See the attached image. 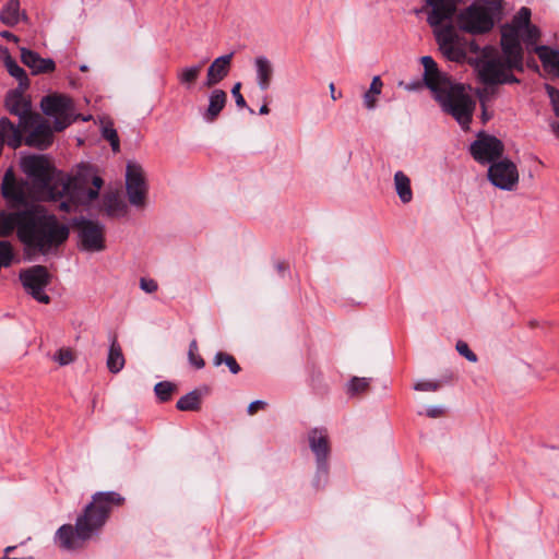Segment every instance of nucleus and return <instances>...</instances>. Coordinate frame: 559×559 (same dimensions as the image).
Returning a JSON list of instances; mask_svg holds the SVG:
<instances>
[{
	"label": "nucleus",
	"mask_w": 559,
	"mask_h": 559,
	"mask_svg": "<svg viewBox=\"0 0 559 559\" xmlns=\"http://www.w3.org/2000/svg\"><path fill=\"white\" fill-rule=\"evenodd\" d=\"M124 498L117 491H98L76 518L75 525L63 524L55 534V543L62 550L73 551L98 536L115 508L122 506Z\"/></svg>",
	"instance_id": "1"
},
{
	"label": "nucleus",
	"mask_w": 559,
	"mask_h": 559,
	"mask_svg": "<svg viewBox=\"0 0 559 559\" xmlns=\"http://www.w3.org/2000/svg\"><path fill=\"white\" fill-rule=\"evenodd\" d=\"M20 215L17 238L29 251L52 254L69 238V226L44 207L23 210Z\"/></svg>",
	"instance_id": "2"
},
{
	"label": "nucleus",
	"mask_w": 559,
	"mask_h": 559,
	"mask_svg": "<svg viewBox=\"0 0 559 559\" xmlns=\"http://www.w3.org/2000/svg\"><path fill=\"white\" fill-rule=\"evenodd\" d=\"M424 81L432 92L443 111L451 115L463 130H468L475 110V102L465 92L464 85L454 83L445 73L439 71L430 56L421 58Z\"/></svg>",
	"instance_id": "3"
},
{
	"label": "nucleus",
	"mask_w": 559,
	"mask_h": 559,
	"mask_svg": "<svg viewBox=\"0 0 559 559\" xmlns=\"http://www.w3.org/2000/svg\"><path fill=\"white\" fill-rule=\"evenodd\" d=\"M431 7L427 22L435 27L436 40L442 55L455 62L463 61L467 52L479 53L480 47L474 41L463 40L456 33L453 25L443 27L440 25L452 20L456 13L459 0H427Z\"/></svg>",
	"instance_id": "4"
},
{
	"label": "nucleus",
	"mask_w": 559,
	"mask_h": 559,
	"mask_svg": "<svg viewBox=\"0 0 559 559\" xmlns=\"http://www.w3.org/2000/svg\"><path fill=\"white\" fill-rule=\"evenodd\" d=\"M21 168L34 183L39 198L45 201L62 200L69 189L68 176L56 171L45 155H27L21 160Z\"/></svg>",
	"instance_id": "5"
},
{
	"label": "nucleus",
	"mask_w": 559,
	"mask_h": 559,
	"mask_svg": "<svg viewBox=\"0 0 559 559\" xmlns=\"http://www.w3.org/2000/svg\"><path fill=\"white\" fill-rule=\"evenodd\" d=\"M479 52L474 62L480 81L489 85L484 88V93L492 91V85L519 82L510 72L514 68L508 67L506 57L498 56L490 46L484 47Z\"/></svg>",
	"instance_id": "6"
},
{
	"label": "nucleus",
	"mask_w": 559,
	"mask_h": 559,
	"mask_svg": "<svg viewBox=\"0 0 559 559\" xmlns=\"http://www.w3.org/2000/svg\"><path fill=\"white\" fill-rule=\"evenodd\" d=\"M69 189L64 192V197L60 204L59 210L62 212H70L74 203H90L98 198L99 189L104 181L99 176H94L92 179L93 188L87 187V179L81 174L74 177H69Z\"/></svg>",
	"instance_id": "7"
},
{
	"label": "nucleus",
	"mask_w": 559,
	"mask_h": 559,
	"mask_svg": "<svg viewBox=\"0 0 559 559\" xmlns=\"http://www.w3.org/2000/svg\"><path fill=\"white\" fill-rule=\"evenodd\" d=\"M309 448L316 456L317 472L314 486H324L329 476V455L331 452L329 435L325 428H313L308 432Z\"/></svg>",
	"instance_id": "8"
},
{
	"label": "nucleus",
	"mask_w": 559,
	"mask_h": 559,
	"mask_svg": "<svg viewBox=\"0 0 559 559\" xmlns=\"http://www.w3.org/2000/svg\"><path fill=\"white\" fill-rule=\"evenodd\" d=\"M40 108L47 116H53V129L57 132L64 130L73 121L74 105L70 97L62 94H52L43 97Z\"/></svg>",
	"instance_id": "9"
},
{
	"label": "nucleus",
	"mask_w": 559,
	"mask_h": 559,
	"mask_svg": "<svg viewBox=\"0 0 559 559\" xmlns=\"http://www.w3.org/2000/svg\"><path fill=\"white\" fill-rule=\"evenodd\" d=\"M457 23L462 31L469 34H484L493 27V19L488 8L472 4L457 16Z\"/></svg>",
	"instance_id": "10"
},
{
	"label": "nucleus",
	"mask_w": 559,
	"mask_h": 559,
	"mask_svg": "<svg viewBox=\"0 0 559 559\" xmlns=\"http://www.w3.org/2000/svg\"><path fill=\"white\" fill-rule=\"evenodd\" d=\"M21 127L23 131H29L24 140L26 145L38 150H46L52 144L55 129L40 115L35 114L28 117Z\"/></svg>",
	"instance_id": "11"
},
{
	"label": "nucleus",
	"mask_w": 559,
	"mask_h": 559,
	"mask_svg": "<svg viewBox=\"0 0 559 559\" xmlns=\"http://www.w3.org/2000/svg\"><path fill=\"white\" fill-rule=\"evenodd\" d=\"M126 190L130 204L144 207L147 197V183L143 168L135 162H129L126 168Z\"/></svg>",
	"instance_id": "12"
},
{
	"label": "nucleus",
	"mask_w": 559,
	"mask_h": 559,
	"mask_svg": "<svg viewBox=\"0 0 559 559\" xmlns=\"http://www.w3.org/2000/svg\"><path fill=\"white\" fill-rule=\"evenodd\" d=\"M20 280L25 290L38 302L49 304L50 297L45 293V288L50 283V275L43 265H34L20 273Z\"/></svg>",
	"instance_id": "13"
},
{
	"label": "nucleus",
	"mask_w": 559,
	"mask_h": 559,
	"mask_svg": "<svg viewBox=\"0 0 559 559\" xmlns=\"http://www.w3.org/2000/svg\"><path fill=\"white\" fill-rule=\"evenodd\" d=\"M503 143L493 135L478 133L477 139L471 144L469 152L473 158L481 165H491L502 157Z\"/></svg>",
	"instance_id": "14"
},
{
	"label": "nucleus",
	"mask_w": 559,
	"mask_h": 559,
	"mask_svg": "<svg viewBox=\"0 0 559 559\" xmlns=\"http://www.w3.org/2000/svg\"><path fill=\"white\" fill-rule=\"evenodd\" d=\"M521 31L509 24L501 27V48L509 68L523 70V49L520 43Z\"/></svg>",
	"instance_id": "15"
},
{
	"label": "nucleus",
	"mask_w": 559,
	"mask_h": 559,
	"mask_svg": "<svg viewBox=\"0 0 559 559\" xmlns=\"http://www.w3.org/2000/svg\"><path fill=\"white\" fill-rule=\"evenodd\" d=\"M488 180L498 189L513 191L519 183L518 167L508 158L499 159L488 167Z\"/></svg>",
	"instance_id": "16"
},
{
	"label": "nucleus",
	"mask_w": 559,
	"mask_h": 559,
	"mask_svg": "<svg viewBox=\"0 0 559 559\" xmlns=\"http://www.w3.org/2000/svg\"><path fill=\"white\" fill-rule=\"evenodd\" d=\"M80 243L83 250L97 252L105 249L104 230L105 226L99 222L81 217L76 221Z\"/></svg>",
	"instance_id": "17"
},
{
	"label": "nucleus",
	"mask_w": 559,
	"mask_h": 559,
	"mask_svg": "<svg viewBox=\"0 0 559 559\" xmlns=\"http://www.w3.org/2000/svg\"><path fill=\"white\" fill-rule=\"evenodd\" d=\"M27 181L16 179L13 169L9 168L2 179L1 194L7 201L22 205L27 201Z\"/></svg>",
	"instance_id": "18"
},
{
	"label": "nucleus",
	"mask_w": 559,
	"mask_h": 559,
	"mask_svg": "<svg viewBox=\"0 0 559 559\" xmlns=\"http://www.w3.org/2000/svg\"><path fill=\"white\" fill-rule=\"evenodd\" d=\"M25 90L15 88L8 92L5 96V107L10 114L20 118V126L27 120L28 117L35 115L31 111V102L27 100L23 93Z\"/></svg>",
	"instance_id": "19"
},
{
	"label": "nucleus",
	"mask_w": 559,
	"mask_h": 559,
	"mask_svg": "<svg viewBox=\"0 0 559 559\" xmlns=\"http://www.w3.org/2000/svg\"><path fill=\"white\" fill-rule=\"evenodd\" d=\"M234 52L216 58L207 68L203 86L211 88L222 82L229 73Z\"/></svg>",
	"instance_id": "20"
},
{
	"label": "nucleus",
	"mask_w": 559,
	"mask_h": 559,
	"mask_svg": "<svg viewBox=\"0 0 559 559\" xmlns=\"http://www.w3.org/2000/svg\"><path fill=\"white\" fill-rule=\"evenodd\" d=\"M21 61L31 69L32 74L50 73L56 69V63L50 58H41L37 52L21 48Z\"/></svg>",
	"instance_id": "21"
},
{
	"label": "nucleus",
	"mask_w": 559,
	"mask_h": 559,
	"mask_svg": "<svg viewBox=\"0 0 559 559\" xmlns=\"http://www.w3.org/2000/svg\"><path fill=\"white\" fill-rule=\"evenodd\" d=\"M227 103V94L219 88H215L209 96L207 108L202 114L203 119L206 122H214L224 109Z\"/></svg>",
	"instance_id": "22"
},
{
	"label": "nucleus",
	"mask_w": 559,
	"mask_h": 559,
	"mask_svg": "<svg viewBox=\"0 0 559 559\" xmlns=\"http://www.w3.org/2000/svg\"><path fill=\"white\" fill-rule=\"evenodd\" d=\"M534 52L538 56L544 69L548 73L559 75V50L548 46H535Z\"/></svg>",
	"instance_id": "23"
},
{
	"label": "nucleus",
	"mask_w": 559,
	"mask_h": 559,
	"mask_svg": "<svg viewBox=\"0 0 559 559\" xmlns=\"http://www.w3.org/2000/svg\"><path fill=\"white\" fill-rule=\"evenodd\" d=\"M257 72V84L261 91H266L272 83L274 68L272 62L264 56L257 57L254 60Z\"/></svg>",
	"instance_id": "24"
},
{
	"label": "nucleus",
	"mask_w": 559,
	"mask_h": 559,
	"mask_svg": "<svg viewBox=\"0 0 559 559\" xmlns=\"http://www.w3.org/2000/svg\"><path fill=\"white\" fill-rule=\"evenodd\" d=\"M103 205L106 214L111 217L124 216L128 212V205L118 192L105 194Z\"/></svg>",
	"instance_id": "25"
},
{
	"label": "nucleus",
	"mask_w": 559,
	"mask_h": 559,
	"mask_svg": "<svg viewBox=\"0 0 559 559\" xmlns=\"http://www.w3.org/2000/svg\"><path fill=\"white\" fill-rule=\"evenodd\" d=\"M4 66L9 74L19 82L17 88L27 90L29 87V80L25 70L17 64L7 50L4 56Z\"/></svg>",
	"instance_id": "26"
},
{
	"label": "nucleus",
	"mask_w": 559,
	"mask_h": 559,
	"mask_svg": "<svg viewBox=\"0 0 559 559\" xmlns=\"http://www.w3.org/2000/svg\"><path fill=\"white\" fill-rule=\"evenodd\" d=\"M394 187L396 194L403 203H409L413 199L411 179L406 174L399 170L394 174Z\"/></svg>",
	"instance_id": "27"
},
{
	"label": "nucleus",
	"mask_w": 559,
	"mask_h": 559,
	"mask_svg": "<svg viewBox=\"0 0 559 559\" xmlns=\"http://www.w3.org/2000/svg\"><path fill=\"white\" fill-rule=\"evenodd\" d=\"M124 356L121 346L118 342L112 340L107 357V368L111 373H118L124 367Z\"/></svg>",
	"instance_id": "28"
},
{
	"label": "nucleus",
	"mask_w": 559,
	"mask_h": 559,
	"mask_svg": "<svg viewBox=\"0 0 559 559\" xmlns=\"http://www.w3.org/2000/svg\"><path fill=\"white\" fill-rule=\"evenodd\" d=\"M0 20L8 26L16 25L21 20L20 0H8L0 11Z\"/></svg>",
	"instance_id": "29"
},
{
	"label": "nucleus",
	"mask_w": 559,
	"mask_h": 559,
	"mask_svg": "<svg viewBox=\"0 0 559 559\" xmlns=\"http://www.w3.org/2000/svg\"><path fill=\"white\" fill-rule=\"evenodd\" d=\"M20 211L7 213L0 211V237L10 235L15 228L19 230L20 226Z\"/></svg>",
	"instance_id": "30"
},
{
	"label": "nucleus",
	"mask_w": 559,
	"mask_h": 559,
	"mask_svg": "<svg viewBox=\"0 0 559 559\" xmlns=\"http://www.w3.org/2000/svg\"><path fill=\"white\" fill-rule=\"evenodd\" d=\"M202 63H198L182 68L177 74L179 83L183 85L186 88L190 90L199 79V75L202 71Z\"/></svg>",
	"instance_id": "31"
},
{
	"label": "nucleus",
	"mask_w": 559,
	"mask_h": 559,
	"mask_svg": "<svg viewBox=\"0 0 559 559\" xmlns=\"http://www.w3.org/2000/svg\"><path fill=\"white\" fill-rule=\"evenodd\" d=\"M201 399L202 392L200 390H192L177 401L176 407L182 412L198 411L201 405Z\"/></svg>",
	"instance_id": "32"
},
{
	"label": "nucleus",
	"mask_w": 559,
	"mask_h": 559,
	"mask_svg": "<svg viewBox=\"0 0 559 559\" xmlns=\"http://www.w3.org/2000/svg\"><path fill=\"white\" fill-rule=\"evenodd\" d=\"M383 83L380 76H374L371 81L369 90L364 94V106L368 110H373L377 106L378 96L381 94Z\"/></svg>",
	"instance_id": "33"
},
{
	"label": "nucleus",
	"mask_w": 559,
	"mask_h": 559,
	"mask_svg": "<svg viewBox=\"0 0 559 559\" xmlns=\"http://www.w3.org/2000/svg\"><path fill=\"white\" fill-rule=\"evenodd\" d=\"M223 364L229 369V371L233 374H237L241 370L240 366L238 365L237 360L233 355L227 354L225 352H217L213 358V365L215 367H219Z\"/></svg>",
	"instance_id": "34"
},
{
	"label": "nucleus",
	"mask_w": 559,
	"mask_h": 559,
	"mask_svg": "<svg viewBox=\"0 0 559 559\" xmlns=\"http://www.w3.org/2000/svg\"><path fill=\"white\" fill-rule=\"evenodd\" d=\"M540 36V32L538 27L531 24L521 31V38L526 45V47L530 49L532 47V50L534 51V47L536 46V43Z\"/></svg>",
	"instance_id": "35"
},
{
	"label": "nucleus",
	"mask_w": 559,
	"mask_h": 559,
	"mask_svg": "<svg viewBox=\"0 0 559 559\" xmlns=\"http://www.w3.org/2000/svg\"><path fill=\"white\" fill-rule=\"evenodd\" d=\"M176 390V385L169 381H162L155 384L154 391L156 396L162 402L170 400L173 392Z\"/></svg>",
	"instance_id": "36"
},
{
	"label": "nucleus",
	"mask_w": 559,
	"mask_h": 559,
	"mask_svg": "<svg viewBox=\"0 0 559 559\" xmlns=\"http://www.w3.org/2000/svg\"><path fill=\"white\" fill-rule=\"evenodd\" d=\"M510 25L516 26L520 31L531 25V10L526 7L521 8Z\"/></svg>",
	"instance_id": "37"
},
{
	"label": "nucleus",
	"mask_w": 559,
	"mask_h": 559,
	"mask_svg": "<svg viewBox=\"0 0 559 559\" xmlns=\"http://www.w3.org/2000/svg\"><path fill=\"white\" fill-rule=\"evenodd\" d=\"M198 343L192 340L189 344L188 360L197 369H202L205 366L204 359L198 354Z\"/></svg>",
	"instance_id": "38"
},
{
	"label": "nucleus",
	"mask_w": 559,
	"mask_h": 559,
	"mask_svg": "<svg viewBox=\"0 0 559 559\" xmlns=\"http://www.w3.org/2000/svg\"><path fill=\"white\" fill-rule=\"evenodd\" d=\"M102 135L104 139L109 141L114 152H119L120 143L116 129L111 124L104 126L102 129Z\"/></svg>",
	"instance_id": "39"
},
{
	"label": "nucleus",
	"mask_w": 559,
	"mask_h": 559,
	"mask_svg": "<svg viewBox=\"0 0 559 559\" xmlns=\"http://www.w3.org/2000/svg\"><path fill=\"white\" fill-rule=\"evenodd\" d=\"M370 380V378L354 377L347 384L348 392L352 394L365 392L369 388Z\"/></svg>",
	"instance_id": "40"
},
{
	"label": "nucleus",
	"mask_w": 559,
	"mask_h": 559,
	"mask_svg": "<svg viewBox=\"0 0 559 559\" xmlns=\"http://www.w3.org/2000/svg\"><path fill=\"white\" fill-rule=\"evenodd\" d=\"M13 251L12 246L9 241H0V269L2 266L8 267L12 263Z\"/></svg>",
	"instance_id": "41"
},
{
	"label": "nucleus",
	"mask_w": 559,
	"mask_h": 559,
	"mask_svg": "<svg viewBox=\"0 0 559 559\" xmlns=\"http://www.w3.org/2000/svg\"><path fill=\"white\" fill-rule=\"evenodd\" d=\"M53 359L60 366H67L74 361V354L70 348H61L57 352Z\"/></svg>",
	"instance_id": "42"
},
{
	"label": "nucleus",
	"mask_w": 559,
	"mask_h": 559,
	"mask_svg": "<svg viewBox=\"0 0 559 559\" xmlns=\"http://www.w3.org/2000/svg\"><path fill=\"white\" fill-rule=\"evenodd\" d=\"M456 350L459 352L460 355L464 356L468 361H471V362L477 361L476 354L469 349L467 343H465L463 341H459L456 343Z\"/></svg>",
	"instance_id": "43"
},
{
	"label": "nucleus",
	"mask_w": 559,
	"mask_h": 559,
	"mask_svg": "<svg viewBox=\"0 0 559 559\" xmlns=\"http://www.w3.org/2000/svg\"><path fill=\"white\" fill-rule=\"evenodd\" d=\"M545 90L551 100L555 115L559 117V91L549 84L545 85Z\"/></svg>",
	"instance_id": "44"
},
{
	"label": "nucleus",
	"mask_w": 559,
	"mask_h": 559,
	"mask_svg": "<svg viewBox=\"0 0 559 559\" xmlns=\"http://www.w3.org/2000/svg\"><path fill=\"white\" fill-rule=\"evenodd\" d=\"M440 388V383L436 381H418L414 389L416 391H437Z\"/></svg>",
	"instance_id": "45"
},
{
	"label": "nucleus",
	"mask_w": 559,
	"mask_h": 559,
	"mask_svg": "<svg viewBox=\"0 0 559 559\" xmlns=\"http://www.w3.org/2000/svg\"><path fill=\"white\" fill-rule=\"evenodd\" d=\"M140 287L145 293L152 294V293L157 290L158 285H157L156 281H154L152 278H144V277H142L140 280Z\"/></svg>",
	"instance_id": "46"
},
{
	"label": "nucleus",
	"mask_w": 559,
	"mask_h": 559,
	"mask_svg": "<svg viewBox=\"0 0 559 559\" xmlns=\"http://www.w3.org/2000/svg\"><path fill=\"white\" fill-rule=\"evenodd\" d=\"M241 83H236L231 88V94L235 97L236 105L240 108L246 106V100L240 93Z\"/></svg>",
	"instance_id": "47"
},
{
	"label": "nucleus",
	"mask_w": 559,
	"mask_h": 559,
	"mask_svg": "<svg viewBox=\"0 0 559 559\" xmlns=\"http://www.w3.org/2000/svg\"><path fill=\"white\" fill-rule=\"evenodd\" d=\"M266 406V403L261 400L253 401L248 406V414L253 415L257 413L258 409H262Z\"/></svg>",
	"instance_id": "48"
},
{
	"label": "nucleus",
	"mask_w": 559,
	"mask_h": 559,
	"mask_svg": "<svg viewBox=\"0 0 559 559\" xmlns=\"http://www.w3.org/2000/svg\"><path fill=\"white\" fill-rule=\"evenodd\" d=\"M443 414V408L440 406H431L427 409L426 415L431 418H438Z\"/></svg>",
	"instance_id": "49"
},
{
	"label": "nucleus",
	"mask_w": 559,
	"mask_h": 559,
	"mask_svg": "<svg viewBox=\"0 0 559 559\" xmlns=\"http://www.w3.org/2000/svg\"><path fill=\"white\" fill-rule=\"evenodd\" d=\"M0 35H1L2 37H4L5 39H8V40H12V41H14V43H17V41H19V38H17L14 34H12V33H10V32H8V31H3V32H1V33H0Z\"/></svg>",
	"instance_id": "50"
},
{
	"label": "nucleus",
	"mask_w": 559,
	"mask_h": 559,
	"mask_svg": "<svg viewBox=\"0 0 559 559\" xmlns=\"http://www.w3.org/2000/svg\"><path fill=\"white\" fill-rule=\"evenodd\" d=\"M552 132L559 139V122H555L551 124Z\"/></svg>",
	"instance_id": "51"
},
{
	"label": "nucleus",
	"mask_w": 559,
	"mask_h": 559,
	"mask_svg": "<svg viewBox=\"0 0 559 559\" xmlns=\"http://www.w3.org/2000/svg\"><path fill=\"white\" fill-rule=\"evenodd\" d=\"M269 111H270V109H269L267 105H265V104H264V105H262V106L260 107V109H259V114H260V115H267V114H269Z\"/></svg>",
	"instance_id": "52"
},
{
	"label": "nucleus",
	"mask_w": 559,
	"mask_h": 559,
	"mask_svg": "<svg viewBox=\"0 0 559 559\" xmlns=\"http://www.w3.org/2000/svg\"><path fill=\"white\" fill-rule=\"evenodd\" d=\"M330 92H331V97L333 100H335L337 98V96L335 95V86L333 83L330 84Z\"/></svg>",
	"instance_id": "53"
},
{
	"label": "nucleus",
	"mask_w": 559,
	"mask_h": 559,
	"mask_svg": "<svg viewBox=\"0 0 559 559\" xmlns=\"http://www.w3.org/2000/svg\"><path fill=\"white\" fill-rule=\"evenodd\" d=\"M483 119L486 121L488 119L486 109L483 110Z\"/></svg>",
	"instance_id": "54"
},
{
	"label": "nucleus",
	"mask_w": 559,
	"mask_h": 559,
	"mask_svg": "<svg viewBox=\"0 0 559 559\" xmlns=\"http://www.w3.org/2000/svg\"><path fill=\"white\" fill-rule=\"evenodd\" d=\"M86 69H87V68H86V66H82V67H81V70H82V71H85Z\"/></svg>",
	"instance_id": "55"
},
{
	"label": "nucleus",
	"mask_w": 559,
	"mask_h": 559,
	"mask_svg": "<svg viewBox=\"0 0 559 559\" xmlns=\"http://www.w3.org/2000/svg\"><path fill=\"white\" fill-rule=\"evenodd\" d=\"M12 549H13V547H8V548L5 549V551H7V552H9V551H10V550H12Z\"/></svg>",
	"instance_id": "56"
}]
</instances>
